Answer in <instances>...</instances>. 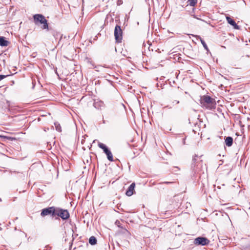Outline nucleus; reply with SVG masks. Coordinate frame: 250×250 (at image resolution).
I'll use <instances>...</instances> for the list:
<instances>
[{
    "label": "nucleus",
    "instance_id": "obj_1",
    "mask_svg": "<svg viewBox=\"0 0 250 250\" xmlns=\"http://www.w3.org/2000/svg\"><path fill=\"white\" fill-rule=\"evenodd\" d=\"M200 103L202 106L212 109L215 108L216 102L214 99L208 96H204L201 98Z\"/></svg>",
    "mask_w": 250,
    "mask_h": 250
},
{
    "label": "nucleus",
    "instance_id": "obj_2",
    "mask_svg": "<svg viewBox=\"0 0 250 250\" xmlns=\"http://www.w3.org/2000/svg\"><path fill=\"white\" fill-rule=\"evenodd\" d=\"M34 20L36 24L40 23L43 24L42 29H48V26L47 22V20L45 17L41 14H36L34 16Z\"/></svg>",
    "mask_w": 250,
    "mask_h": 250
},
{
    "label": "nucleus",
    "instance_id": "obj_3",
    "mask_svg": "<svg viewBox=\"0 0 250 250\" xmlns=\"http://www.w3.org/2000/svg\"><path fill=\"white\" fill-rule=\"evenodd\" d=\"M59 216L62 219H67L69 217V214L67 210L61 209L60 208H55L54 216Z\"/></svg>",
    "mask_w": 250,
    "mask_h": 250
},
{
    "label": "nucleus",
    "instance_id": "obj_4",
    "mask_svg": "<svg viewBox=\"0 0 250 250\" xmlns=\"http://www.w3.org/2000/svg\"><path fill=\"white\" fill-rule=\"evenodd\" d=\"M114 36L117 42H120L122 40V30L119 25H116L114 29Z\"/></svg>",
    "mask_w": 250,
    "mask_h": 250
},
{
    "label": "nucleus",
    "instance_id": "obj_5",
    "mask_svg": "<svg viewBox=\"0 0 250 250\" xmlns=\"http://www.w3.org/2000/svg\"><path fill=\"white\" fill-rule=\"evenodd\" d=\"M209 241L205 237H199L195 239L194 243L196 245L205 246L208 245Z\"/></svg>",
    "mask_w": 250,
    "mask_h": 250
},
{
    "label": "nucleus",
    "instance_id": "obj_6",
    "mask_svg": "<svg viewBox=\"0 0 250 250\" xmlns=\"http://www.w3.org/2000/svg\"><path fill=\"white\" fill-rule=\"evenodd\" d=\"M55 210V208L54 207L43 209L41 212V215L44 216L51 214L52 216H54Z\"/></svg>",
    "mask_w": 250,
    "mask_h": 250
},
{
    "label": "nucleus",
    "instance_id": "obj_7",
    "mask_svg": "<svg viewBox=\"0 0 250 250\" xmlns=\"http://www.w3.org/2000/svg\"><path fill=\"white\" fill-rule=\"evenodd\" d=\"M135 187V184L134 183H133L130 185L126 191L125 194L127 196H130L133 194Z\"/></svg>",
    "mask_w": 250,
    "mask_h": 250
},
{
    "label": "nucleus",
    "instance_id": "obj_8",
    "mask_svg": "<svg viewBox=\"0 0 250 250\" xmlns=\"http://www.w3.org/2000/svg\"><path fill=\"white\" fill-rule=\"evenodd\" d=\"M226 19H227L228 22L229 24H230V25H231L232 26H233L234 29H239V26H238L236 24V23H235V22L232 19H231L230 17H227Z\"/></svg>",
    "mask_w": 250,
    "mask_h": 250
},
{
    "label": "nucleus",
    "instance_id": "obj_9",
    "mask_svg": "<svg viewBox=\"0 0 250 250\" xmlns=\"http://www.w3.org/2000/svg\"><path fill=\"white\" fill-rule=\"evenodd\" d=\"M9 42L5 39L3 37H0V45L2 46H7Z\"/></svg>",
    "mask_w": 250,
    "mask_h": 250
},
{
    "label": "nucleus",
    "instance_id": "obj_10",
    "mask_svg": "<svg viewBox=\"0 0 250 250\" xmlns=\"http://www.w3.org/2000/svg\"><path fill=\"white\" fill-rule=\"evenodd\" d=\"M233 139L231 137H228L225 140L226 145L228 146H230L232 145Z\"/></svg>",
    "mask_w": 250,
    "mask_h": 250
},
{
    "label": "nucleus",
    "instance_id": "obj_11",
    "mask_svg": "<svg viewBox=\"0 0 250 250\" xmlns=\"http://www.w3.org/2000/svg\"><path fill=\"white\" fill-rule=\"evenodd\" d=\"M98 146L101 148V149H102L104 152L106 154L107 153V152L109 150L107 148V147L106 146L103 144V143H98Z\"/></svg>",
    "mask_w": 250,
    "mask_h": 250
},
{
    "label": "nucleus",
    "instance_id": "obj_12",
    "mask_svg": "<svg viewBox=\"0 0 250 250\" xmlns=\"http://www.w3.org/2000/svg\"><path fill=\"white\" fill-rule=\"evenodd\" d=\"M89 243L91 245H95L97 243V239L94 236H91L89 239Z\"/></svg>",
    "mask_w": 250,
    "mask_h": 250
},
{
    "label": "nucleus",
    "instance_id": "obj_13",
    "mask_svg": "<svg viewBox=\"0 0 250 250\" xmlns=\"http://www.w3.org/2000/svg\"><path fill=\"white\" fill-rule=\"evenodd\" d=\"M106 155H107V159L109 161H113V159L112 154L110 150H109L107 152V153H106Z\"/></svg>",
    "mask_w": 250,
    "mask_h": 250
},
{
    "label": "nucleus",
    "instance_id": "obj_14",
    "mask_svg": "<svg viewBox=\"0 0 250 250\" xmlns=\"http://www.w3.org/2000/svg\"><path fill=\"white\" fill-rule=\"evenodd\" d=\"M188 2L190 6H193L197 3V0H188Z\"/></svg>",
    "mask_w": 250,
    "mask_h": 250
},
{
    "label": "nucleus",
    "instance_id": "obj_15",
    "mask_svg": "<svg viewBox=\"0 0 250 250\" xmlns=\"http://www.w3.org/2000/svg\"><path fill=\"white\" fill-rule=\"evenodd\" d=\"M198 37L200 38L201 42L202 44H203L205 49H206L207 50H208V46H207V45L206 44V43H205V42L201 39V38H200V37Z\"/></svg>",
    "mask_w": 250,
    "mask_h": 250
},
{
    "label": "nucleus",
    "instance_id": "obj_16",
    "mask_svg": "<svg viewBox=\"0 0 250 250\" xmlns=\"http://www.w3.org/2000/svg\"><path fill=\"white\" fill-rule=\"evenodd\" d=\"M55 125V127H56V129L59 131V132H61V127L60 126V125L58 124V123H55L54 124Z\"/></svg>",
    "mask_w": 250,
    "mask_h": 250
},
{
    "label": "nucleus",
    "instance_id": "obj_17",
    "mask_svg": "<svg viewBox=\"0 0 250 250\" xmlns=\"http://www.w3.org/2000/svg\"><path fill=\"white\" fill-rule=\"evenodd\" d=\"M5 77V76H4V75H0V81L2 80Z\"/></svg>",
    "mask_w": 250,
    "mask_h": 250
},
{
    "label": "nucleus",
    "instance_id": "obj_18",
    "mask_svg": "<svg viewBox=\"0 0 250 250\" xmlns=\"http://www.w3.org/2000/svg\"><path fill=\"white\" fill-rule=\"evenodd\" d=\"M175 103H176V104H178V103H179V101H175Z\"/></svg>",
    "mask_w": 250,
    "mask_h": 250
},
{
    "label": "nucleus",
    "instance_id": "obj_19",
    "mask_svg": "<svg viewBox=\"0 0 250 250\" xmlns=\"http://www.w3.org/2000/svg\"><path fill=\"white\" fill-rule=\"evenodd\" d=\"M193 161H196L195 158H193Z\"/></svg>",
    "mask_w": 250,
    "mask_h": 250
},
{
    "label": "nucleus",
    "instance_id": "obj_20",
    "mask_svg": "<svg viewBox=\"0 0 250 250\" xmlns=\"http://www.w3.org/2000/svg\"><path fill=\"white\" fill-rule=\"evenodd\" d=\"M167 184L170 183V182H166Z\"/></svg>",
    "mask_w": 250,
    "mask_h": 250
}]
</instances>
